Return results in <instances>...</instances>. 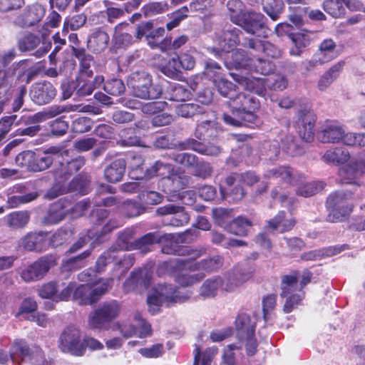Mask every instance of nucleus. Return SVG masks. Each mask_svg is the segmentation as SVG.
I'll return each instance as SVG.
<instances>
[{
    "label": "nucleus",
    "mask_w": 365,
    "mask_h": 365,
    "mask_svg": "<svg viewBox=\"0 0 365 365\" xmlns=\"http://www.w3.org/2000/svg\"><path fill=\"white\" fill-rule=\"evenodd\" d=\"M133 130L132 128L125 129L120 133V144L123 146H141V140L140 137L132 135Z\"/></svg>",
    "instance_id": "61"
},
{
    "label": "nucleus",
    "mask_w": 365,
    "mask_h": 365,
    "mask_svg": "<svg viewBox=\"0 0 365 365\" xmlns=\"http://www.w3.org/2000/svg\"><path fill=\"white\" fill-rule=\"evenodd\" d=\"M311 33L307 31H303L289 35L290 38L295 48L291 49L290 53L294 56H299L302 53V49L308 46L310 43Z\"/></svg>",
    "instance_id": "40"
},
{
    "label": "nucleus",
    "mask_w": 365,
    "mask_h": 365,
    "mask_svg": "<svg viewBox=\"0 0 365 365\" xmlns=\"http://www.w3.org/2000/svg\"><path fill=\"white\" fill-rule=\"evenodd\" d=\"M120 304L115 300L104 302L88 317V326L91 329H105L120 313Z\"/></svg>",
    "instance_id": "9"
},
{
    "label": "nucleus",
    "mask_w": 365,
    "mask_h": 365,
    "mask_svg": "<svg viewBox=\"0 0 365 365\" xmlns=\"http://www.w3.org/2000/svg\"><path fill=\"white\" fill-rule=\"evenodd\" d=\"M206 253V249L203 247H198L196 248H191L187 247H182L180 248V250L178 252V255L179 256H186L188 257V259H185L186 261H189L191 262H195V260L200 258L202 255ZM178 260H182V259H176L175 261L171 262H163L159 268H158V274H162L163 270H166L168 272H171L174 274L175 279H176V277L178 274L182 273L178 269L175 267V263Z\"/></svg>",
    "instance_id": "16"
},
{
    "label": "nucleus",
    "mask_w": 365,
    "mask_h": 365,
    "mask_svg": "<svg viewBox=\"0 0 365 365\" xmlns=\"http://www.w3.org/2000/svg\"><path fill=\"white\" fill-rule=\"evenodd\" d=\"M252 226V222L245 217L239 216L231 221L226 227V230L234 235H246L248 229Z\"/></svg>",
    "instance_id": "39"
},
{
    "label": "nucleus",
    "mask_w": 365,
    "mask_h": 365,
    "mask_svg": "<svg viewBox=\"0 0 365 365\" xmlns=\"http://www.w3.org/2000/svg\"><path fill=\"white\" fill-rule=\"evenodd\" d=\"M165 34V29L163 27H159L155 29H151L150 34L146 39L148 44L153 48H159L162 51H166L168 39L165 38L160 43L157 42V39L162 37Z\"/></svg>",
    "instance_id": "50"
},
{
    "label": "nucleus",
    "mask_w": 365,
    "mask_h": 365,
    "mask_svg": "<svg viewBox=\"0 0 365 365\" xmlns=\"http://www.w3.org/2000/svg\"><path fill=\"white\" fill-rule=\"evenodd\" d=\"M316 53L322 58V61L326 63L335 59L339 55L336 51V44L331 38H327L322 41Z\"/></svg>",
    "instance_id": "37"
},
{
    "label": "nucleus",
    "mask_w": 365,
    "mask_h": 365,
    "mask_svg": "<svg viewBox=\"0 0 365 365\" xmlns=\"http://www.w3.org/2000/svg\"><path fill=\"white\" fill-rule=\"evenodd\" d=\"M4 220L6 225L13 229L24 228L30 220L29 211H16L7 215Z\"/></svg>",
    "instance_id": "34"
},
{
    "label": "nucleus",
    "mask_w": 365,
    "mask_h": 365,
    "mask_svg": "<svg viewBox=\"0 0 365 365\" xmlns=\"http://www.w3.org/2000/svg\"><path fill=\"white\" fill-rule=\"evenodd\" d=\"M73 300L80 305H90L96 302V298L92 293V285L88 284L77 285L76 283Z\"/></svg>",
    "instance_id": "31"
},
{
    "label": "nucleus",
    "mask_w": 365,
    "mask_h": 365,
    "mask_svg": "<svg viewBox=\"0 0 365 365\" xmlns=\"http://www.w3.org/2000/svg\"><path fill=\"white\" fill-rule=\"evenodd\" d=\"M347 133L344 125L336 121H330L327 122L318 133L317 138L323 143L341 142L344 144V139Z\"/></svg>",
    "instance_id": "15"
},
{
    "label": "nucleus",
    "mask_w": 365,
    "mask_h": 365,
    "mask_svg": "<svg viewBox=\"0 0 365 365\" xmlns=\"http://www.w3.org/2000/svg\"><path fill=\"white\" fill-rule=\"evenodd\" d=\"M314 120L310 114H304L302 118V128H299V133L305 142H311L314 139Z\"/></svg>",
    "instance_id": "44"
},
{
    "label": "nucleus",
    "mask_w": 365,
    "mask_h": 365,
    "mask_svg": "<svg viewBox=\"0 0 365 365\" xmlns=\"http://www.w3.org/2000/svg\"><path fill=\"white\" fill-rule=\"evenodd\" d=\"M222 68L220 65L212 59H209L205 62V75L210 79H212L213 83L215 80L222 77Z\"/></svg>",
    "instance_id": "57"
},
{
    "label": "nucleus",
    "mask_w": 365,
    "mask_h": 365,
    "mask_svg": "<svg viewBox=\"0 0 365 365\" xmlns=\"http://www.w3.org/2000/svg\"><path fill=\"white\" fill-rule=\"evenodd\" d=\"M259 152L260 157L265 160H275L280 152L279 143L276 140L265 142L262 145Z\"/></svg>",
    "instance_id": "47"
},
{
    "label": "nucleus",
    "mask_w": 365,
    "mask_h": 365,
    "mask_svg": "<svg viewBox=\"0 0 365 365\" xmlns=\"http://www.w3.org/2000/svg\"><path fill=\"white\" fill-rule=\"evenodd\" d=\"M55 179L56 183L47 191L45 195L48 200H53L67 192H78L81 195L87 193L88 181L86 179L75 178L69 182L68 186L65 185L66 180L59 175L58 172H56Z\"/></svg>",
    "instance_id": "10"
},
{
    "label": "nucleus",
    "mask_w": 365,
    "mask_h": 365,
    "mask_svg": "<svg viewBox=\"0 0 365 365\" xmlns=\"http://www.w3.org/2000/svg\"><path fill=\"white\" fill-rule=\"evenodd\" d=\"M243 345L245 346L243 343L238 340L236 343L227 345L224 349V354L222 356L223 362L226 365H235V356L234 351L241 349Z\"/></svg>",
    "instance_id": "64"
},
{
    "label": "nucleus",
    "mask_w": 365,
    "mask_h": 365,
    "mask_svg": "<svg viewBox=\"0 0 365 365\" xmlns=\"http://www.w3.org/2000/svg\"><path fill=\"white\" fill-rule=\"evenodd\" d=\"M344 66L345 61H339L334 64L319 79L318 88L320 91L326 90L339 76Z\"/></svg>",
    "instance_id": "28"
},
{
    "label": "nucleus",
    "mask_w": 365,
    "mask_h": 365,
    "mask_svg": "<svg viewBox=\"0 0 365 365\" xmlns=\"http://www.w3.org/2000/svg\"><path fill=\"white\" fill-rule=\"evenodd\" d=\"M55 260L51 256H43L32 264L24 268L21 272V277L26 282L40 280L44 277Z\"/></svg>",
    "instance_id": "12"
},
{
    "label": "nucleus",
    "mask_w": 365,
    "mask_h": 365,
    "mask_svg": "<svg viewBox=\"0 0 365 365\" xmlns=\"http://www.w3.org/2000/svg\"><path fill=\"white\" fill-rule=\"evenodd\" d=\"M227 6L230 11L231 21L237 24L245 13L243 12L242 2L240 0H229Z\"/></svg>",
    "instance_id": "60"
},
{
    "label": "nucleus",
    "mask_w": 365,
    "mask_h": 365,
    "mask_svg": "<svg viewBox=\"0 0 365 365\" xmlns=\"http://www.w3.org/2000/svg\"><path fill=\"white\" fill-rule=\"evenodd\" d=\"M255 322L245 313L239 314L236 318V337L238 341L245 344L248 356H253L257 351V342L255 337Z\"/></svg>",
    "instance_id": "7"
},
{
    "label": "nucleus",
    "mask_w": 365,
    "mask_h": 365,
    "mask_svg": "<svg viewBox=\"0 0 365 365\" xmlns=\"http://www.w3.org/2000/svg\"><path fill=\"white\" fill-rule=\"evenodd\" d=\"M26 63V61H20L16 63H14L4 73V78L0 76V99L4 97L6 92L10 88L16 71L25 65Z\"/></svg>",
    "instance_id": "35"
},
{
    "label": "nucleus",
    "mask_w": 365,
    "mask_h": 365,
    "mask_svg": "<svg viewBox=\"0 0 365 365\" xmlns=\"http://www.w3.org/2000/svg\"><path fill=\"white\" fill-rule=\"evenodd\" d=\"M72 53L80 61V74L81 76L91 77L93 72L91 66L93 63V58L91 55L86 53L85 48L72 46Z\"/></svg>",
    "instance_id": "26"
},
{
    "label": "nucleus",
    "mask_w": 365,
    "mask_h": 365,
    "mask_svg": "<svg viewBox=\"0 0 365 365\" xmlns=\"http://www.w3.org/2000/svg\"><path fill=\"white\" fill-rule=\"evenodd\" d=\"M127 163L123 158L116 159L105 168V178L110 182H119L123 178Z\"/></svg>",
    "instance_id": "25"
},
{
    "label": "nucleus",
    "mask_w": 365,
    "mask_h": 365,
    "mask_svg": "<svg viewBox=\"0 0 365 365\" xmlns=\"http://www.w3.org/2000/svg\"><path fill=\"white\" fill-rule=\"evenodd\" d=\"M109 41L110 37L106 32L98 30L88 38L87 46L92 52L101 53L107 48Z\"/></svg>",
    "instance_id": "24"
},
{
    "label": "nucleus",
    "mask_w": 365,
    "mask_h": 365,
    "mask_svg": "<svg viewBox=\"0 0 365 365\" xmlns=\"http://www.w3.org/2000/svg\"><path fill=\"white\" fill-rule=\"evenodd\" d=\"M264 17L262 14L256 12H246L237 22L246 32L257 36L266 37L268 35V29L265 26Z\"/></svg>",
    "instance_id": "13"
},
{
    "label": "nucleus",
    "mask_w": 365,
    "mask_h": 365,
    "mask_svg": "<svg viewBox=\"0 0 365 365\" xmlns=\"http://www.w3.org/2000/svg\"><path fill=\"white\" fill-rule=\"evenodd\" d=\"M56 96V90L50 82L35 83L31 87L30 96L36 104L44 105L48 103Z\"/></svg>",
    "instance_id": "17"
},
{
    "label": "nucleus",
    "mask_w": 365,
    "mask_h": 365,
    "mask_svg": "<svg viewBox=\"0 0 365 365\" xmlns=\"http://www.w3.org/2000/svg\"><path fill=\"white\" fill-rule=\"evenodd\" d=\"M180 146L182 150L190 149L200 154L210 156H217L221 152L219 146L213 144L204 145L194 139H187L181 143Z\"/></svg>",
    "instance_id": "23"
},
{
    "label": "nucleus",
    "mask_w": 365,
    "mask_h": 365,
    "mask_svg": "<svg viewBox=\"0 0 365 365\" xmlns=\"http://www.w3.org/2000/svg\"><path fill=\"white\" fill-rule=\"evenodd\" d=\"M156 212L159 215H174L171 217L170 222L165 224L166 225L179 227L187 223L190 220V217L187 213L184 212L183 207L173 204H168L160 207L157 209Z\"/></svg>",
    "instance_id": "19"
},
{
    "label": "nucleus",
    "mask_w": 365,
    "mask_h": 365,
    "mask_svg": "<svg viewBox=\"0 0 365 365\" xmlns=\"http://www.w3.org/2000/svg\"><path fill=\"white\" fill-rule=\"evenodd\" d=\"M229 106L232 109V115L223 114V120L228 125L238 127L245 123L255 121V112L259 108V102L249 93H239L230 96Z\"/></svg>",
    "instance_id": "3"
},
{
    "label": "nucleus",
    "mask_w": 365,
    "mask_h": 365,
    "mask_svg": "<svg viewBox=\"0 0 365 365\" xmlns=\"http://www.w3.org/2000/svg\"><path fill=\"white\" fill-rule=\"evenodd\" d=\"M222 264V258L219 255L208 257L197 262L178 260L175 263V267L182 273L177 275L176 282L183 287L192 285L201 281L205 277V274L203 272H192L201 270L211 272L220 269Z\"/></svg>",
    "instance_id": "1"
},
{
    "label": "nucleus",
    "mask_w": 365,
    "mask_h": 365,
    "mask_svg": "<svg viewBox=\"0 0 365 365\" xmlns=\"http://www.w3.org/2000/svg\"><path fill=\"white\" fill-rule=\"evenodd\" d=\"M60 348L63 352L81 356L86 352L83 340H81L80 330L73 326L68 327L60 337Z\"/></svg>",
    "instance_id": "11"
},
{
    "label": "nucleus",
    "mask_w": 365,
    "mask_h": 365,
    "mask_svg": "<svg viewBox=\"0 0 365 365\" xmlns=\"http://www.w3.org/2000/svg\"><path fill=\"white\" fill-rule=\"evenodd\" d=\"M341 180L343 183L361 185L359 178L365 174V153L364 156H360L339 170Z\"/></svg>",
    "instance_id": "14"
},
{
    "label": "nucleus",
    "mask_w": 365,
    "mask_h": 365,
    "mask_svg": "<svg viewBox=\"0 0 365 365\" xmlns=\"http://www.w3.org/2000/svg\"><path fill=\"white\" fill-rule=\"evenodd\" d=\"M34 160L35 153L31 150H25L16 155L15 161L17 165L25 168L28 170L33 171V163Z\"/></svg>",
    "instance_id": "58"
},
{
    "label": "nucleus",
    "mask_w": 365,
    "mask_h": 365,
    "mask_svg": "<svg viewBox=\"0 0 365 365\" xmlns=\"http://www.w3.org/2000/svg\"><path fill=\"white\" fill-rule=\"evenodd\" d=\"M275 68L276 66L273 62L262 58H257L253 59L249 71L266 76L273 73Z\"/></svg>",
    "instance_id": "43"
},
{
    "label": "nucleus",
    "mask_w": 365,
    "mask_h": 365,
    "mask_svg": "<svg viewBox=\"0 0 365 365\" xmlns=\"http://www.w3.org/2000/svg\"><path fill=\"white\" fill-rule=\"evenodd\" d=\"M349 158V151L342 147L328 150L323 155V159L325 162L334 165L343 164L347 162Z\"/></svg>",
    "instance_id": "36"
},
{
    "label": "nucleus",
    "mask_w": 365,
    "mask_h": 365,
    "mask_svg": "<svg viewBox=\"0 0 365 365\" xmlns=\"http://www.w3.org/2000/svg\"><path fill=\"white\" fill-rule=\"evenodd\" d=\"M134 320L135 322V327H132L128 331L126 330V327L123 326L121 329V333L126 338L130 337L134 334L139 333L140 337H145L151 332L150 325L146 322L142 317L141 314L136 312L134 314Z\"/></svg>",
    "instance_id": "27"
},
{
    "label": "nucleus",
    "mask_w": 365,
    "mask_h": 365,
    "mask_svg": "<svg viewBox=\"0 0 365 365\" xmlns=\"http://www.w3.org/2000/svg\"><path fill=\"white\" fill-rule=\"evenodd\" d=\"M218 349L216 346H212L206 349L201 352L199 346H196L194 350V362L193 365H211V362L217 355Z\"/></svg>",
    "instance_id": "41"
},
{
    "label": "nucleus",
    "mask_w": 365,
    "mask_h": 365,
    "mask_svg": "<svg viewBox=\"0 0 365 365\" xmlns=\"http://www.w3.org/2000/svg\"><path fill=\"white\" fill-rule=\"evenodd\" d=\"M152 278V272L147 269L133 272L128 279L123 284L125 292H129L138 287L147 288Z\"/></svg>",
    "instance_id": "20"
},
{
    "label": "nucleus",
    "mask_w": 365,
    "mask_h": 365,
    "mask_svg": "<svg viewBox=\"0 0 365 365\" xmlns=\"http://www.w3.org/2000/svg\"><path fill=\"white\" fill-rule=\"evenodd\" d=\"M10 358L14 363L27 361L30 365H48L43 351L38 347L30 349L24 340L14 341L10 349Z\"/></svg>",
    "instance_id": "8"
},
{
    "label": "nucleus",
    "mask_w": 365,
    "mask_h": 365,
    "mask_svg": "<svg viewBox=\"0 0 365 365\" xmlns=\"http://www.w3.org/2000/svg\"><path fill=\"white\" fill-rule=\"evenodd\" d=\"M264 176L270 179H281L289 184L296 186V192L298 195L309 197H311L325 187L322 181L306 182L305 176L289 167L279 166L268 170Z\"/></svg>",
    "instance_id": "2"
},
{
    "label": "nucleus",
    "mask_w": 365,
    "mask_h": 365,
    "mask_svg": "<svg viewBox=\"0 0 365 365\" xmlns=\"http://www.w3.org/2000/svg\"><path fill=\"white\" fill-rule=\"evenodd\" d=\"M189 297L188 294L182 292L172 284H158L148 297V309L152 314H155L159 312L163 304L170 306L175 303H182Z\"/></svg>",
    "instance_id": "4"
},
{
    "label": "nucleus",
    "mask_w": 365,
    "mask_h": 365,
    "mask_svg": "<svg viewBox=\"0 0 365 365\" xmlns=\"http://www.w3.org/2000/svg\"><path fill=\"white\" fill-rule=\"evenodd\" d=\"M69 210L61 202L52 204L48 210L46 216L43 219L45 225L57 224L64 219Z\"/></svg>",
    "instance_id": "29"
},
{
    "label": "nucleus",
    "mask_w": 365,
    "mask_h": 365,
    "mask_svg": "<svg viewBox=\"0 0 365 365\" xmlns=\"http://www.w3.org/2000/svg\"><path fill=\"white\" fill-rule=\"evenodd\" d=\"M173 173V168L170 164L164 163L158 160L150 168L146 170L145 175L148 179L154 176H159L168 180Z\"/></svg>",
    "instance_id": "38"
},
{
    "label": "nucleus",
    "mask_w": 365,
    "mask_h": 365,
    "mask_svg": "<svg viewBox=\"0 0 365 365\" xmlns=\"http://www.w3.org/2000/svg\"><path fill=\"white\" fill-rule=\"evenodd\" d=\"M240 33L241 31L237 28L222 31L217 38L220 49L225 52L232 51L240 43Z\"/></svg>",
    "instance_id": "22"
},
{
    "label": "nucleus",
    "mask_w": 365,
    "mask_h": 365,
    "mask_svg": "<svg viewBox=\"0 0 365 365\" xmlns=\"http://www.w3.org/2000/svg\"><path fill=\"white\" fill-rule=\"evenodd\" d=\"M297 279L298 277L296 274L282 277L281 297H287L289 295L294 294L293 292H295L298 287Z\"/></svg>",
    "instance_id": "51"
},
{
    "label": "nucleus",
    "mask_w": 365,
    "mask_h": 365,
    "mask_svg": "<svg viewBox=\"0 0 365 365\" xmlns=\"http://www.w3.org/2000/svg\"><path fill=\"white\" fill-rule=\"evenodd\" d=\"M160 240V235L155 232H149L131 243L130 249L138 250L145 254L150 251V247Z\"/></svg>",
    "instance_id": "33"
},
{
    "label": "nucleus",
    "mask_w": 365,
    "mask_h": 365,
    "mask_svg": "<svg viewBox=\"0 0 365 365\" xmlns=\"http://www.w3.org/2000/svg\"><path fill=\"white\" fill-rule=\"evenodd\" d=\"M346 0H326L323 4L324 10L334 18H340L345 14Z\"/></svg>",
    "instance_id": "45"
},
{
    "label": "nucleus",
    "mask_w": 365,
    "mask_h": 365,
    "mask_svg": "<svg viewBox=\"0 0 365 365\" xmlns=\"http://www.w3.org/2000/svg\"><path fill=\"white\" fill-rule=\"evenodd\" d=\"M104 91L112 96H119L124 93L125 87L122 80L113 78L107 81L103 86Z\"/></svg>",
    "instance_id": "59"
},
{
    "label": "nucleus",
    "mask_w": 365,
    "mask_h": 365,
    "mask_svg": "<svg viewBox=\"0 0 365 365\" xmlns=\"http://www.w3.org/2000/svg\"><path fill=\"white\" fill-rule=\"evenodd\" d=\"M180 64V62H179L178 56H176L170 59L168 63L162 67L161 71L167 76L175 78L180 73L181 67Z\"/></svg>",
    "instance_id": "62"
},
{
    "label": "nucleus",
    "mask_w": 365,
    "mask_h": 365,
    "mask_svg": "<svg viewBox=\"0 0 365 365\" xmlns=\"http://www.w3.org/2000/svg\"><path fill=\"white\" fill-rule=\"evenodd\" d=\"M85 164L83 158L79 157L67 162L66 164L60 163L61 170H58L59 175L67 180V175L78 172Z\"/></svg>",
    "instance_id": "46"
},
{
    "label": "nucleus",
    "mask_w": 365,
    "mask_h": 365,
    "mask_svg": "<svg viewBox=\"0 0 365 365\" xmlns=\"http://www.w3.org/2000/svg\"><path fill=\"white\" fill-rule=\"evenodd\" d=\"M231 76L235 81L238 82L240 84L244 85L247 90L252 91L261 96H263L265 94L266 90L262 79H250L235 73H231Z\"/></svg>",
    "instance_id": "32"
},
{
    "label": "nucleus",
    "mask_w": 365,
    "mask_h": 365,
    "mask_svg": "<svg viewBox=\"0 0 365 365\" xmlns=\"http://www.w3.org/2000/svg\"><path fill=\"white\" fill-rule=\"evenodd\" d=\"M214 85L222 96L228 98L230 100V96H234L235 85L225 79L223 76L215 79Z\"/></svg>",
    "instance_id": "55"
},
{
    "label": "nucleus",
    "mask_w": 365,
    "mask_h": 365,
    "mask_svg": "<svg viewBox=\"0 0 365 365\" xmlns=\"http://www.w3.org/2000/svg\"><path fill=\"white\" fill-rule=\"evenodd\" d=\"M22 247L28 251L42 252L49 247L48 233L29 232L21 240Z\"/></svg>",
    "instance_id": "18"
},
{
    "label": "nucleus",
    "mask_w": 365,
    "mask_h": 365,
    "mask_svg": "<svg viewBox=\"0 0 365 365\" xmlns=\"http://www.w3.org/2000/svg\"><path fill=\"white\" fill-rule=\"evenodd\" d=\"M250 277V274H233L232 275H230L226 282H224L222 289L226 292H233L241 284L247 281Z\"/></svg>",
    "instance_id": "53"
},
{
    "label": "nucleus",
    "mask_w": 365,
    "mask_h": 365,
    "mask_svg": "<svg viewBox=\"0 0 365 365\" xmlns=\"http://www.w3.org/2000/svg\"><path fill=\"white\" fill-rule=\"evenodd\" d=\"M264 11L270 18L276 21L284 9L282 0H262Z\"/></svg>",
    "instance_id": "48"
},
{
    "label": "nucleus",
    "mask_w": 365,
    "mask_h": 365,
    "mask_svg": "<svg viewBox=\"0 0 365 365\" xmlns=\"http://www.w3.org/2000/svg\"><path fill=\"white\" fill-rule=\"evenodd\" d=\"M295 225L293 219H284V212H279L272 220L268 222L269 227L273 230H278L280 232L289 231Z\"/></svg>",
    "instance_id": "42"
},
{
    "label": "nucleus",
    "mask_w": 365,
    "mask_h": 365,
    "mask_svg": "<svg viewBox=\"0 0 365 365\" xmlns=\"http://www.w3.org/2000/svg\"><path fill=\"white\" fill-rule=\"evenodd\" d=\"M120 210L123 215L128 217H137L144 212V209L139 203L132 200L123 202Z\"/></svg>",
    "instance_id": "54"
},
{
    "label": "nucleus",
    "mask_w": 365,
    "mask_h": 365,
    "mask_svg": "<svg viewBox=\"0 0 365 365\" xmlns=\"http://www.w3.org/2000/svg\"><path fill=\"white\" fill-rule=\"evenodd\" d=\"M224 281L220 277H213L206 279L200 287V295L205 298L217 296L220 289H222Z\"/></svg>",
    "instance_id": "30"
},
{
    "label": "nucleus",
    "mask_w": 365,
    "mask_h": 365,
    "mask_svg": "<svg viewBox=\"0 0 365 365\" xmlns=\"http://www.w3.org/2000/svg\"><path fill=\"white\" fill-rule=\"evenodd\" d=\"M353 192L348 190L336 191L330 194L327 200V207L331 210L327 220L331 222L344 221L353 211L354 205L347 202Z\"/></svg>",
    "instance_id": "6"
},
{
    "label": "nucleus",
    "mask_w": 365,
    "mask_h": 365,
    "mask_svg": "<svg viewBox=\"0 0 365 365\" xmlns=\"http://www.w3.org/2000/svg\"><path fill=\"white\" fill-rule=\"evenodd\" d=\"M127 86L134 96L141 99H155L162 94L160 86H153L151 75L145 70L132 72L127 78Z\"/></svg>",
    "instance_id": "5"
},
{
    "label": "nucleus",
    "mask_w": 365,
    "mask_h": 365,
    "mask_svg": "<svg viewBox=\"0 0 365 365\" xmlns=\"http://www.w3.org/2000/svg\"><path fill=\"white\" fill-rule=\"evenodd\" d=\"M93 121L87 117H79L76 118L71 125L72 131L76 133H83L91 130Z\"/></svg>",
    "instance_id": "63"
},
{
    "label": "nucleus",
    "mask_w": 365,
    "mask_h": 365,
    "mask_svg": "<svg viewBox=\"0 0 365 365\" xmlns=\"http://www.w3.org/2000/svg\"><path fill=\"white\" fill-rule=\"evenodd\" d=\"M243 45L254 51H262L267 56L273 58H279L282 53L279 48L269 41L250 38L243 43Z\"/></svg>",
    "instance_id": "21"
},
{
    "label": "nucleus",
    "mask_w": 365,
    "mask_h": 365,
    "mask_svg": "<svg viewBox=\"0 0 365 365\" xmlns=\"http://www.w3.org/2000/svg\"><path fill=\"white\" fill-rule=\"evenodd\" d=\"M41 43L38 36L26 33L18 40V48L21 51H29L36 48Z\"/></svg>",
    "instance_id": "49"
},
{
    "label": "nucleus",
    "mask_w": 365,
    "mask_h": 365,
    "mask_svg": "<svg viewBox=\"0 0 365 365\" xmlns=\"http://www.w3.org/2000/svg\"><path fill=\"white\" fill-rule=\"evenodd\" d=\"M91 255L89 250H86L81 255L70 258L63 263V267L67 271L76 270L84 266L83 260Z\"/></svg>",
    "instance_id": "56"
},
{
    "label": "nucleus",
    "mask_w": 365,
    "mask_h": 365,
    "mask_svg": "<svg viewBox=\"0 0 365 365\" xmlns=\"http://www.w3.org/2000/svg\"><path fill=\"white\" fill-rule=\"evenodd\" d=\"M232 63L236 68H245L249 70L253 58L247 56L245 51L237 49L232 53Z\"/></svg>",
    "instance_id": "52"
}]
</instances>
